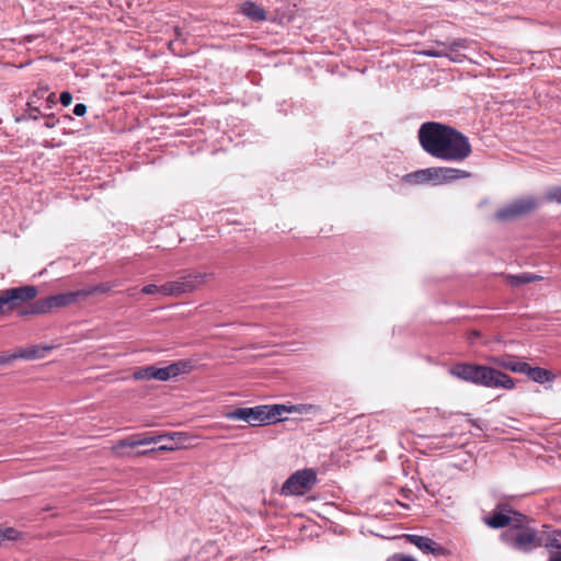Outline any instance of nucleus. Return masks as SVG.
<instances>
[{"label": "nucleus", "instance_id": "obj_1", "mask_svg": "<svg viewBox=\"0 0 561 561\" xmlns=\"http://www.w3.org/2000/svg\"><path fill=\"white\" fill-rule=\"evenodd\" d=\"M450 374L463 381L486 388L512 390L516 386L515 380L511 376L485 365L456 364L450 368Z\"/></svg>", "mask_w": 561, "mask_h": 561}, {"label": "nucleus", "instance_id": "obj_2", "mask_svg": "<svg viewBox=\"0 0 561 561\" xmlns=\"http://www.w3.org/2000/svg\"><path fill=\"white\" fill-rule=\"evenodd\" d=\"M513 523L499 535V540L511 550L530 553L536 550L538 529L534 520L520 513L516 514Z\"/></svg>", "mask_w": 561, "mask_h": 561}, {"label": "nucleus", "instance_id": "obj_3", "mask_svg": "<svg viewBox=\"0 0 561 561\" xmlns=\"http://www.w3.org/2000/svg\"><path fill=\"white\" fill-rule=\"evenodd\" d=\"M295 407L285 404H262L251 408H236L225 413L227 420H239L251 426H263L284 421L283 413H290Z\"/></svg>", "mask_w": 561, "mask_h": 561}, {"label": "nucleus", "instance_id": "obj_4", "mask_svg": "<svg viewBox=\"0 0 561 561\" xmlns=\"http://www.w3.org/2000/svg\"><path fill=\"white\" fill-rule=\"evenodd\" d=\"M471 153L472 147L469 138L458 129L450 126L437 159L461 162L469 158Z\"/></svg>", "mask_w": 561, "mask_h": 561}, {"label": "nucleus", "instance_id": "obj_5", "mask_svg": "<svg viewBox=\"0 0 561 561\" xmlns=\"http://www.w3.org/2000/svg\"><path fill=\"white\" fill-rule=\"evenodd\" d=\"M83 300V296L81 289L60 293L57 295L47 296L41 299H37L28 305L26 309L21 311L22 316H36L44 314L53 309L67 307L78 301Z\"/></svg>", "mask_w": 561, "mask_h": 561}, {"label": "nucleus", "instance_id": "obj_6", "mask_svg": "<svg viewBox=\"0 0 561 561\" xmlns=\"http://www.w3.org/2000/svg\"><path fill=\"white\" fill-rule=\"evenodd\" d=\"M450 126L438 122H425L417 131L422 149L437 159Z\"/></svg>", "mask_w": 561, "mask_h": 561}, {"label": "nucleus", "instance_id": "obj_7", "mask_svg": "<svg viewBox=\"0 0 561 561\" xmlns=\"http://www.w3.org/2000/svg\"><path fill=\"white\" fill-rule=\"evenodd\" d=\"M193 365L187 360L173 362L165 367H157L154 365H148L139 367L133 373L135 380H150L157 379L160 381H168L171 378L178 377L182 374L190 373Z\"/></svg>", "mask_w": 561, "mask_h": 561}, {"label": "nucleus", "instance_id": "obj_8", "mask_svg": "<svg viewBox=\"0 0 561 561\" xmlns=\"http://www.w3.org/2000/svg\"><path fill=\"white\" fill-rule=\"evenodd\" d=\"M211 274L194 272L163 284V296L180 297L199 289Z\"/></svg>", "mask_w": 561, "mask_h": 561}, {"label": "nucleus", "instance_id": "obj_9", "mask_svg": "<svg viewBox=\"0 0 561 561\" xmlns=\"http://www.w3.org/2000/svg\"><path fill=\"white\" fill-rule=\"evenodd\" d=\"M316 482L317 473L313 469L298 470L283 483L280 494L285 496L304 495L313 488Z\"/></svg>", "mask_w": 561, "mask_h": 561}, {"label": "nucleus", "instance_id": "obj_10", "mask_svg": "<svg viewBox=\"0 0 561 561\" xmlns=\"http://www.w3.org/2000/svg\"><path fill=\"white\" fill-rule=\"evenodd\" d=\"M538 207L537 198L534 196H525L516 198L495 213V218L506 221L526 216Z\"/></svg>", "mask_w": 561, "mask_h": 561}, {"label": "nucleus", "instance_id": "obj_11", "mask_svg": "<svg viewBox=\"0 0 561 561\" xmlns=\"http://www.w3.org/2000/svg\"><path fill=\"white\" fill-rule=\"evenodd\" d=\"M516 514L520 512L514 510L510 504L500 502L493 511L482 518L483 523L492 529H505L511 526Z\"/></svg>", "mask_w": 561, "mask_h": 561}, {"label": "nucleus", "instance_id": "obj_12", "mask_svg": "<svg viewBox=\"0 0 561 561\" xmlns=\"http://www.w3.org/2000/svg\"><path fill=\"white\" fill-rule=\"evenodd\" d=\"M7 305L8 311L16 309L24 302L33 300L38 290L34 285H25L20 287L8 288L1 291Z\"/></svg>", "mask_w": 561, "mask_h": 561}, {"label": "nucleus", "instance_id": "obj_13", "mask_svg": "<svg viewBox=\"0 0 561 561\" xmlns=\"http://www.w3.org/2000/svg\"><path fill=\"white\" fill-rule=\"evenodd\" d=\"M401 538H403L409 543L414 545L424 553L433 556L445 554V548L428 537L414 534H404Z\"/></svg>", "mask_w": 561, "mask_h": 561}, {"label": "nucleus", "instance_id": "obj_14", "mask_svg": "<svg viewBox=\"0 0 561 561\" xmlns=\"http://www.w3.org/2000/svg\"><path fill=\"white\" fill-rule=\"evenodd\" d=\"M180 433H164L159 435L139 434L134 438L119 442V446L134 448L136 446H145L158 444L163 440H173Z\"/></svg>", "mask_w": 561, "mask_h": 561}, {"label": "nucleus", "instance_id": "obj_15", "mask_svg": "<svg viewBox=\"0 0 561 561\" xmlns=\"http://www.w3.org/2000/svg\"><path fill=\"white\" fill-rule=\"evenodd\" d=\"M489 362L496 367L519 374H522V371L525 369L526 363L518 360L514 355L492 356L490 357Z\"/></svg>", "mask_w": 561, "mask_h": 561}, {"label": "nucleus", "instance_id": "obj_16", "mask_svg": "<svg viewBox=\"0 0 561 561\" xmlns=\"http://www.w3.org/2000/svg\"><path fill=\"white\" fill-rule=\"evenodd\" d=\"M522 374L538 383L551 382L556 378L552 371L541 367H531L528 363H525V369Z\"/></svg>", "mask_w": 561, "mask_h": 561}, {"label": "nucleus", "instance_id": "obj_17", "mask_svg": "<svg viewBox=\"0 0 561 561\" xmlns=\"http://www.w3.org/2000/svg\"><path fill=\"white\" fill-rule=\"evenodd\" d=\"M240 11L252 22H262L267 20V13L264 8L252 1H245L242 3Z\"/></svg>", "mask_w": 561, "mask_h": 561}, {"label": "nucleus", "instance_id": "obj_18", "mask_svg": "<svg viewBox=\"0 0 561 561\" xmlns=\"http://www.w3.org/2000/svg\"><path fill=\"white\" fill-rule=\"evenodd\" d=\"M540 547L561 550V530H553L552 533L549 534L538 530L536 549Z\"/></svg>", "mask_w": 561, "mask_h": 561}, {"label": "nucleus", "instance_id": "obj_19", "mask_svg": "<svg viewBox=\"0 0 561 561\" xmlns=\"http://www.w3.org/2000/svg\"><path fill=\"white\" fill-rule=\"evenodd\" d=\"M439 173L442 175V185L471 178V172L469 171L448 167H440Z\"/></svg>", "mask_w": 561, "mask_h": 561}, {"label": "nucleus", "instance_id": "obj_20", "mask_svg": "<svg viewBox=\"0 0 561 561\" xmlns=\"http://www.w3.org/2000/svg\"><path fill=\"white\" fill-rule=\"evenodd\" d=\"M119 286L118 280L114 282H103L96 285H89L84 288H81V293L83 296V300H85L88 297L95 295V294H105L112 290L113 288Z\"/></svg>", "mask_w": 561, "mask_h": 561}, {"label": "nucleus", "instance_id": "obj_21", "mask_svg": "<svg viewBox=\"0 0 561 561\" xmlns=\"http://www.w3.org/2000/svg\"><path fill=\"white\" fill-rule=\"evenodd\" d=\"M48 92L47 85H39L36 90L33 91L32 95L28 98L27 106L32 111L38 112V108L44 105L45 96Z\"/></svg>", "mask_w": 561, "mask_h": 561}, {"label": "nucleus", "instance_id": "obj_22", "mask_svg": "<svg viewBox=\"0 0 561 561\" xmlns=\"http://www.w3.org/2000/svg\"><path fill=\"white\" fill-rule=\"evenodd\" d=\"M50 350H51L50 346H36V345L28 346V347L21 348L19 351V354L16 357H21L24 359L41 358V357H44V355Z\"/></svg>", "mask_w": 561, "mask_h": 561}, {"label": "nucleus", "instance_id": "obj_23", "mask_svg": "<svg viewBox=\"0 0 561 561\" xmlns=\"http://www.w3.org/2000/svg\"><path fill=\"white\" fill-rule=\"evenodd\" d=\"M438 44L446 47L450 51H456V50H463V49L470 48L471 45L473 44V41L468 39V38H456L450 42L438 43Z\"/></svg>", "mask_w": 561, "mask_h": 561}, {"label": "nucleus", "instance_id": "obj_24", "mask_svg": "<svg viewBox=\"0 0 561 561\" xmlns=\"http://www.w3.org/2000/svg\"><path fill=\"white\" fill-rule=\"evenodd\" d=\"M510 279H511L512 285L519 286V285L529 284V283H533L536 280H540V279H542V277L537 274H534V273H520L517 275H511Z\"/></svg>", "mask_w": 561, "mask_h": 561}, {"label": "nucleus", "instance_id": "obj_25", "mask_svg": "<svg viewBox=\"0 0 561 561\" xmlns=\"http://www.w3.org/2000/svg\"><path fill=\"white\" fill-rule=\"evenodd\" d=\"M405 183L417 185L426 184V169L408 173L402 179Z\"/></svg>", "mask_w": 561, "mask_h": 561}, {"label": "nucleus", "instance_id": "obj_26", "mask_svg": "<svg viewBox=\"0 0 561 561\" xmlns=\"http://www.w3.org/2000/svg\"><path fill=\"white\" fill-rule=\"evenodd\" d=\"M440 167H431L426 168V184L431 183L433 185H442L440 179Z\"/></svg>", "mask_w": 561, "mask_h": 561}, {"label": "nucleus", "instance_id": "obj_27", "mask_svg": "<svg viewBox=\"0 0 561 561\" xmlns=\"http://www.w3.org/2000/svg\"><path fill=\"white\" fill-rule=\"evenodd\" d=\"M19 537L20 533L12 527L0 528V545L4 540H16L19 539Z\"/></svg>", "mask_w": 561, "mask_h": 561}, {"label": "nucleus", "instance_id": "obj_28", "mask_svg": "<svg viewBox=\"0 0 561 561\" xmlns=\"http://www.w3.org/2000/svg\"><path fill=\"white\" fill-rule=\"evenodd\" d=\"M545 199L549 203L561 204V186H553L546 192Z\"/></svg>", "mask_w": 561, "mask_h": 561}, {"label": "nucleus", "instance_id": "obj_29", "mask_svg": "<svg viewBox=\"0 0 561 561\" xmlns=\"http://www.w3.org/2000/svg\"><path fill=\"white\" fill-rule=\"evenodd\" d=\"M164 444L160 445L157 450L159 451H171V450H174L178 448L176 444L174 443V439L173 440H163ZM152 451H156L154 448L150 449V450H145L142 451L141 454H147V453H152Z\"/></svg>", "mask_w": 561, "mask_h": 561}, {"label": "nucleus", "instance_id": "obj_30", "mask_svg": "<svg viewBox=\"0 0 561 561\" xmlns=\"http://www.w3.org/2000/svg\"><path fill=\"white\" fill-rule=\"evenodd\" d=\"M163 284L158 286L156 284H148L141 288V293L145 295L160 294L163 296Z\"/></svg>", "mask_w": 561, "mask_h": 561}, {"label": "nucleus", "instance_id": "obj_31", "mask_svg": "<svg viewBox=\"0 0 561 561\" xmlns=\"http://www.w3.org/2000/svg\"><path fill=\"white\" fill-rule=\"evenodd\" d=\"M385 561H417L414 557L403 552H396L389 556Z\"/></svg>", "mask_w": 561, "mask_h": 561}, {"label": "nucleus", "instance_id": "obj_32", "mask_svg": "<svg viewBox=\"0 0 561 561\" xmlns=\"http://www.w3.org/2000/svg\"><path fill=\"white\" fill-rule=\"evenodd\" d=\"M448 55L446 56L453 62H463L467 59V56L461 53V50L450 51L446 48Z\"/></svg>", "mask_w": 561, "mask_h": 561}, {"label": "nucleus", "instance_id": "obj_33", "mask_svg": "<svg viewBox=\"0 0 561 561\" xmlns=\"http://www.w3.org/2000/svg\"><path fill=\"white\" fill-rule=\"evenodd\" d=\"M424 56L433 58H442L448 55L446 47L444 49H426L422 53Z\"/></svg>", "mask_w": 561, "mask_h": 561}, {"label": "nucleus", "instance_id": "obj_34", "mask_svg": "<svg viewBox=\"0 0 561 561\" xmlns=\"http://www.w3.org/2000/svg\"><path fill=\"white\" fill-rule=\"evenodd\" d=\"M42 117H44V127L46 128H54L58 123L59 118L55 116V114H43Z\"/></svg>", "mask_w": 561, "mask_h": 561}, {"label": "nucleus", "instance_id": "obj_35", "mask_svg": "<svg viewBox=\"0 0 561 561\" xmlns=\"http://www.w3.org/2000/svg\"><path fill=\"white\" fill-rule=\"evenodd\" d=\"M56 95L54 92H47L46 96H45V101H44V104H45V108L47 110H50L53 108V106L56 104Z\"/></svg>", "mask_w": 561, "mask_h": 561}, {"label": "nucleus", "instance_id": "obj_36", "mask_svg": "<svg viewBox=\"0 0 561 561\" xmlns=\"http://www.w3.org/2000/svg\"><path fill=\"white\" fill-rule=\"evenodd\" d=\"M72 101V94L69 91H62L59 95V102L64 106H68L71 104Z\"/></svg>", "mask_w": 561, "mask_h": 561}, {"label": "nucleus", "instance_id": "obj_37", "mask_svg": "<svg viewBox=\"0 0 561 561\" xmlns=\"http://www.w3.org/2000/svg\"><path fill=\"white\" fill-rule=\"evenodd\" d=\"M42 113L41 111L38 110V112L36 111H32L28 106H27V110L25 111V114L23 115V118H27V119H33V121H37L39 117H42Z\"/></svg>", "mask_w": 561, "mask_h": 561}, {"label": "nucleus", "instance_id": "obj_38", "mask_svg": "<svg viewBox=\"0 0 561 561\" xmlns=\"http://www.w3.org/2000/svg\"><path fill=\"white\" fill-rule=\"evenodd\" d=\"M72 112L76 116H83L87 113V105L83 103H77Z\"/></svg>", "mask_w": 561, "mask_h": 561}, {"label": "nucleus", "instance_id": "obj_39", "mask_svg": "<svg viewBox=\"0 0 561 561\" xmlns=\"http://www.w3.org/2000/svg\"><path fill=\"white\" fill-rule=\"evenodd\" d=\"M9 312L8 309H7V305H5V301H4V298H3V295L2 293L0 291V316L3 314V313H7Z\"/></svg>", "mask_w": 561, "mask_h": 561}, {"label": "nucleus", "instance_id": "obj_40", "mask_svg": "<svg viewBox=\"0 0 561 561\" xmlns=\"http://www.w3.org/2000/svg\"><path fill=\"white\" fill-rule=\"evenodd\" d=\"M548 561H561V552H556V553H552Z\"/></svg>", "mask_w": 561, "mask_h": 561}, {"label": "nucleus", "instance_id": "obj_41", "mask_svg": "<svg viewBox=\"0 0 561 561\" xmlns=\"http://www.w3.org/2000/svg\"><path fill=\"white\" fill-rule=\"evenodd\" d=\"M61 118H62L64 121H66V122H68V121H71V119H72V117H71L70 115H68V114L64 115Z\"/></svg>", "mask_w": 561, "mask_h": 561}, {"label": "nucleus", "instance_id": "obj_42", "mask_svg": "<svg viewBox=\"0 0 561 561\" xmlns=\"http://www.w3.org/2000/svg\"><path fill=\"white\" fill-rule=\"evenodd\" d=\"M397 504H399V505H401V506H403V507L408 508V505H405V504L401 503L400 501H397Z\"/></svg>", "mask_w": 561, "mask_h": 561}, {"label": "nucleus", "instance_id": "obj_43", "mask_svg": "<svg viewBox=\"0 0 561 561\" xmlns=\"http://www.w3.org/2000/svg\"><path fill=\"white\" fill-rule=\"evenodd\" d=\"M469 422L473 425V426H477V423L474 420H469Z\"/></svg>", "mask_w": 561, "mask_h": 561}, {"label": "nucleus", "instance_id": "obj_44", "mask_svg": "<svg viewBox=\"0 0 561 561\" xmlns=\"http://www.w3.org/2000/svg\"><path fill=\"white\" fill-rule=\"evenodd\" d=\"M2 363H4V360L0 358V364H2Z\"/></svg>", "mask_w": 561, "mask_h": 561}]
</instances>
